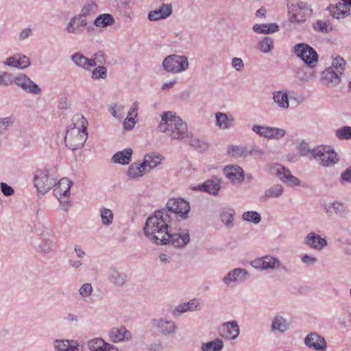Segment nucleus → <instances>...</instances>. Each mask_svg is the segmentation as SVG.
Here are the masks:
<instances>
[{"mask_svg":"<svg viewBox=\"0 0 351 351\" xmlns=\"http://www.w3.org/2000/svg\"><path fill=\"white\" fill-rule=\"evenodd\" d=\"M170 222V215L165 209L156 210L147 218L143 228L144 233L155 244L171 243L175 247H184L190 241L189 232L171 233L168 230Z\"/></svg>","mask_w":351,"mask_h":351,"instance_id":"1","label":"nucleus"},{"mask_svg":"<svg viewBox=\"0 0 351 351\" xmlns=\"http://www.w3.org/2000/svg\"><path fill=\"white\" fill-rule=\"evenodd\" d=\"M158 128L160 132L166 133L172 139H182L188 136L186 123L171 111L162 114Z\"/></svg>","mask_w":351,"mask_h":351,"instance_id":"2","label":"nucleus"},{"mask_svg":"<svg viewBox=\"0 0 351 351\" xmlns=\"http://www.w3.org/2000/svg\"><path fill=\"white\" fill-rule=\"evenodd\" d=\"M73 121H81L82 130L79 128L75 127V124L73 123L67 130L64 136V141L67 147L72 150L81 149L88 138V132L86 130L87 121L81 114H75Z\"/></svg>","mask_w":351,"mask_h":351,"instance_id":"3","label":"nucleus"},{"mask_svg":"<svg viewBox=\"0 0 351 351\" xmlns=\"http://www.w3.org/2000/svg\"><path fill=\"white\" fill-rule=\"evenodd\" d=\"M345 60L337 56L333 59L332 65L322 73V80L328 86L334 87L341 82V75L345 70Z\"/></svg>","mask_w":351,"mask_h":351,"instance_id":"4","label":"nucleus"},{"mask_svg":"<svg viewBox=\"0 0 351 351\" xmlns=\"http://www.w3.org/2000/svg\"><path fill=\"white\" fill-rule=\"evenodd\" d=\"M292 53L302 60L310 68H314L318 61V54L316 51L306 43H298Z\"/></svg>","mask_w":351,"mask_h":351,"instance_id":"5","label":"nucleus"},{"mask_svg":"<svg viewBox=\"0 0 351 351\" xmlns=\"http://www.w3.org/2000/svg\"><path fill=\"white\" fill-rule=\"evenodd\" d=\"M34 185L38 193L45 194L56 184V178L46 169H37L34 173Z\"/></svg>","mask_w":351,"mask_h":351,"instance_id":"6","label":"nucleus"},{"mask_svg":"<svg viewBox=\"0 0 351 351\" xmlns=\"http://www.w3.org/2000/svg\"><path fill=\"white\" fill-rule=\"evenodd\" d=\"M189 67L188 59L185 56L172 54L162 61L163 69L171 73H178L186 71Z\"/></svg>","mask_w":351,"mask_h":351,"instance_id":"7","label":"nucleus"},{"mask_svg":"<svg viewBox=\"0 0 351 351\" xmlns=\"http://www.w3.org/2000/svg\"><path fill=\"white\" fill-rule=\"evenodd\" d=\"M169 215H175L179 216L182 219L188 218V214L190 212L191 207L189 203L182 198L169 199L166 204L165 208ZM171 216H170V220Z\"/></svg>","mask_w":351,"mask_h":351,"instance_id":"8","label":"nucleus"},{"mask_svg":"<svg viewBox=\"0 0 351 351\" xmlns=\"http://www.w3.org/2000/svg\"><path fill=\"white\" fill-rule=\"evenodd\" d=\"M270 172L275 173L276 176L286 184L289 186H296L300 185V180L293 176L289 169L280 164H273L270 166Z\"/></svg>","mask_w":351,"mask_h":351,"instance_id":"9","label":"nucleus"},{"mask_svg":"<svg viewBox=\"0 0 351 351\" xmlns=\"http://www.w3.org/2000/svg\"><path fill=\"white\" fill-rule=\"evenodd\" d=\"M151 326L163 336L174 335L178 330L176 322L166 318H154L151 322Z\"/></svg>","mask_w":351,"mask_h":351,"instance_id":"10","label":"nucleus"},{"mask_svg":"<svg viewBox=\"0 0 351 351\" xmlns=\"http://www.w3.org/2000/svg\"><path fill=\"white\" fill-rule=\"evenodd\" d=\"M253 267L260 270L277 269L281 266V262L278 258L267 255L254 259L251 262Z\"/></svg>","mask_w":351,"mask_h":351,"instance_id":"11","label":"nucleus"},{"mask_svg":"<svg viewBox=\"0 0 351 351\" xmlns=\"http://www.w3.org/2000/svg\"><path fill=\"white\" fill-rule=\"evenodd\" d=\"M220 336L227 340H233L239 335L240 330L237 321L224 323L219 328Z\"/></svg>","mask_w":351,"mask_h":351,"instance_id":"12","label":"nucleus"},{"mask_svg":"<svg viewBox=\"0 0 351 351\" xmlns=\"http://www.w3.org/2000/svg\"><path fill=\"white\" fill-rule=\"evenodd\" d=\"M304 243L310 248L322 251L328 245V242L325 238L321 237L314 232H309L304 239Z\"/></svg>","mask_w":351,"mask_h":351,"instance_id":"13","label":"nucleus"},{"mask_svg":"<svg viewBox=\"0 0 351 351\" xmlns=\"http://www.w3.org/2000/svg\"><path fill=\"white\" fill-rule=\"evenodd\" d=\"M304 344L315 350L324 351L327 345L324 337L316 332H311L304 338Z\"/></svg>","mask_w":351,"mask_h":351,"instance_id":"14","label":"nucleus"},{"mask_svg":"<svg viewBox=\"0 0 351 351\" xmlns=\"http://www.w3.org/2000/svg\"><path fill=\"white\" fill-rule=\"evenodd\" d=\"M202 302L197 298L190 300L187 302L178 304L173 311V315L179 316L188 311H196L202 308Z\"/></svg>","mask_w":351,"mask_h":351,"instance_id":"15","label":"nucleus"},{"mask_svg":"<svg viewBox=\"0 0 351 351\" xmlns=\"http://www.w3.org/2000/svg\"><path fill=\"white\" fill-rule=\"evenodd\" d=\"M86 25V18L79 14L71 18L66 25L65 29L68 33L80 34L82 32L81 27Z\"/></svg>","mask_w":351,"mask_h":351,"instance_id":"16","label":"nucleus"},{"mask_svg":"<svg viewBox=\"0 0 351 351\" xmlns=\"http://www.w3.org/2000/svg\"><path fill=\"white\" fill-rule=\"evenodd\" d=\"M223 172L226 178L233 184H239L244 179V171L238 165H229L224 168Z\"/></svg>","mask_w":351,"mask_h":351,"instance_id":"17","label":"nucleus"},{"mask_svg":"<svg viewBox=\"0 0 351 351\" xmlns=\"http://www.w3.org/2000/svg\"><path fill=\"white\" fill-rule=\"evenodd\" d=\"M108 280L117 287H123L127 281V275L120 271L114 267L109 268L108 271Z\"/></svg>","mask_w":351,"mask_h":351,"instance_id":"18","label":"nucleus"},{"mask_svg":"<svg viewBox=\"0 0 351 351\" xmlns=\"http://www.w3.org/2000/svg\"><path fill=\"white\" fill-rule=\"evenodd\" d=\"M109 337L111 341L119 343L128 341L132 339V333L125 327L113 328L109 332Z\"/></svg>","mask_w":351,"mask_h":351,"instance_id":"19","label":"nucleus"},{"mask_svg":"<svg viewBox=\"0 0 351 351\" xmlns=\"http://www.w3.org/2000/svg\"><path fill=\"white\" fill-rule=\"evenodd\" d=\"M4 64L10 67L24 69L29 66L30 60L27 56L18 53L8 58L4 62Z\"/></svg>","mask_w":351,"mask_h":351,"instance_id":"20","label":"nucleus"},{"mask_svg":"<svg viewBox=\"0 0 351 351\" xmlns=\"http://www.w3.org/2000/svg\"><path fill=\"white\" fill-rule=\"evenodd\" d=\"M172 14V5L171 3H163L160 8L152 10L148 14L149 21H158L167 19Z\"/></svg>","mask_w":351,"mask_h":351,"instance_id":"21","label":"nucleus"},{"mask_svg":"<svg viewBox=\"0 0 351 351\" xmlns=\"http://www.w3.org/2000/svg\"><path fill=\"white\" fill-rule=\"evenodd\" d=\"M221 181L217 178H213L210 180L206 181L202 184H199L194 190L206 192L209 194L215 195L218 193L221 188Z\"/></svg>","mask_w":351,"mask_h":351,"instance_id":"22","label":"nucleus"},{"mask_svg":"<svg viewBox=\"0 0 351 351\" xmlns=\"http://www.w3.org/2000/svg\"><path fill=\"white\" fill-rule=\"evenodd\" d=\"M248 276L247 271L244 269L237 268L228 273L223 278V282L228 285L231 282L245 279Z\"/></svg>","mask_w":351,"mask_h":351,"instance_id":"23","label":"nucleus"},{"mask_svg":"<svg viewBox=\"0 0 351 351\" xmlns=\"http://www.w3.org/2000/svg\"><path fill=\"white\" fill-rule=\"evenodd\" d=\"M132 153L133 151L131 148H126L114 154L111 158V161L113 163L121 164L122 165H128L132 160Z\"/></svg>","mask_w":351,"mask_h":351,"instance_id":"24","label":"nucleus"},{"mask_svg":"<svg viewBox=\"0 0 351 351\" xmlns=\"http://www.w3.org/2000/svg\"><path fill=\"white\" fill-rule=\"evenodd\" d=\"M216 125L222 130H228L233 126L234 118L227 114L218 112L215 114Z\"/></svg>","mask_w":351,"mask_h":351,"instance_id":"25","label":"nucleus"},{"mask_svg":"<svg viewBox=\"0 0 351 351\" xmlns=\"http://www.w3.org/2000/svg\"><path fill=\"white\" fill-rule=\"evenodd\" d=\"M73 182L67 178H63L60 179L58 183L56 182L55 189L53 190V193L55 195H58L59 194L63 195H69L70 194V189Z\"/></svg>","mask_w":351,"mask_h":351,"instance_id":"26","label":"nucleus"},{"mask_svg":"<svg viewBox=\"0 0 351 351\" xmlns=\"http://www.w3.org/2000/svg\"><path fill=\"white\" fill-rule=\"evenodd\" d=\"M283 191L284 188L281 184H274L265 191L260 199L265 202L270 198H278L282 195Z\"/></svg>","mask_w":351,"mask_h":351,"instance_id":"27","label":"nucleus"},{"mask_svg":"<svg viewBox=\"0 0 351 351\" xmlns=\"http://www.w3.org/2000/svg\"><path fill=\"white\" fill-rule=\"evenodd\" d=\"M163 159L164 158L162 155L151 153L145 156L144 160L142 163L145 169L147 167L149 169H152L158 167Z\"/></svg>","mask_w":351,"mask_h":351,"instance_id":"28","label":"nucleus"},{"mask_svg":"<svg viewBox=\"0 0 351 351\" xmlns=\"http://www.w3.org/2000/svg\"><path fill=\"white\" fill-rule=\"evenodd\" d=\"M252 29L257 34H272L279 30V26L276 23H263L256 24L253 26Z\"/></svg>","mask_w":351,"mask_h":351,"instance_id":"29","label":"nucleus"},{"mask_svg":"<svg viewBox=\"0 0 351 351\" xmlns=\"http://www.w3.org/2000/svg\"><path fill=\"white\" fill-rule=\"evenodd\" d=\"M339 160L337 154L330 147L328 152H324V156L322 157L319 165L323 167H330L337 163Z\"/></svg>","mask_w":351,"mask_h":351,"instance_id":"30","label":"nucleus"},{"mask_svg":"<svg viewBox=\"0 0 351 351\" xmlns=\"http://www.w3.org/2000/svg\"><path fill=\"white\" fill-rule=\"evenodd\" d=\"M286 134V131L281 128L274 127H265V130L263 134V137L267 138L279 139L284 137Z\"/></svg>","mask_w":351,"mask_h":351,"instance_id":"31","label":"nucleus"},{"mask_svg":"<svg viewBox=\"0 0 351 351\" xmlns=\"http://www.w3.org/2000/svg\"><path fill=\"white\" fill-rule=\"evenodd\" d=\"M145 169L142 162L131 164L128 170V176L131 178H138L143 176Z\"/></svg>","mask_w":351,"mask_h":351,"instance_id":"32","label":"nucleus"},{"mask_svg":"<svg viewBox=\"0 0 351 351\" xmlns=\"http://www.w3.org/2000/svg\"><path fill=\"white\" fill-rule=\"evenodd\" d=\"M344 8H346L345 4L339 3L336 5H330L328 10L334 18L342 19L348 14V11L345 10Z\"/></svg>","mask_w":351,"mask_h":351,"instance_id":"33","label":"nucleus"},{"mask_svg":"<svg viewBox=\"0 0 351 351\" xmlns=\"http://www.w3.org/2000/svg\"><path fill=\"white\" fill-rule=\"evenodd\" d=\"M271 327L272 330H278L282 333L288 330L289 324L283 317L277 315L274 318Z\"/></svg>","mask_w":351,"mask_h":351,"instance_id":"34","label":"nucleus"},{"mask_svg":"<svg viewBox=\"0 0 351 351\" xmlns=\"http://www.w3.org/2000/svg\"><path fill=\"white\" fill-rule=\"evenodd\" d=\"M114 23L113 16L110 14L99 15L94 21V25L98 27H106Z\"/></svg>","mask_w":351,"mask_h":351,"instance_id":"35","label":"nucleus"},{"mask_svg":"<svg viewBox=\"0 0 351 351\" xmlns=\"http://www.w3.org/2000/svg\"><path fill=\"white\" fill-rule=\"evenodd\" d=\"M234 210L232 208H225L221 211V220L228 228L234 226Z\"/></svg>","mask_w":351,"mask_h":351,"instance_id":"36","label":"nucleus"},{"mask_svg":"<svg viewBox=\"0 0 351 351\" xmlns=\"http://www.w3.org/2000/svg\"><path fill=\"white\" fill-rule=\"evenodd\" d=\"M273 99L275 103L280 108L287 109L289 106L287 93L282 91H276L273 94Z\"/></svg>","mask_w":351,"mask_h":351,"instance_id":"37","label":"nucleus"},{"mask_svg":"<svg viewBox=\"0 0 351 351\" xmlns=\"http://www.w3.org/2000/svg\"><path fill=\"white\" fill-rule=\"evenodd\" d=\"M315 31L327 34L332 30V26L329 21L317 20L313 24Z\"/></svg>","mask_w":351,"mask_h":351,"instance_id":"38","label":"nucleus"},{"mask_svg":"<svg viewBox=\"0 0 351 351\" xmlns=\"http://www.w3.org/2000/svg\"><path fill=\"white\" fill-rule=\"evenodd\" d=\"M223 348V343L220 339H215L213 341L203 343L202 351H221Z\"/></svg>","mask_w":351,"mask_h":351,"instance_id":"39","label":"nucleus"},{"mask_svg":"<svg viewBox=\"0 0 351 351\" xmlns=\"http://www.w3.org/2000/svg\"><path fill=\"white\" fill-rule=\"evenodd\" d=\"M106 343L102 338H94L88 341L87 346L91 351H106Z\"/></svg>","mask_w":351,"mask_h":351,"instance_id":"40","label":"nucleus"},{"mask_svg":"<svg viewBox=\"0 0 351 351\" xmlns=\"http://www.w3.org/2000/svg\"><path fill=\"white\" fill-rule=\"evenodd\" d=\"M100 217L104 226H109L113 222L114 215L112 211L107 208L103 207L100 209Z\"/></svg>","mask_w":351,"mask_h":351,"instance_id":"41","label":"nucleus"},{"mask_svg":"<svg viewBox=\"0 0 351 351\" xmlns=\"http://www.w3.org/2000/svg\"><path fill=\"white\" fill-rule=\"evenodd\" d=\"M329 208H332L335 213L340 217H346L348 214L346 206L340 202H334L329 205Z\"/></svg>","mask_w":351,"mask_h":351,"instance_id":"42","label":"nucleus"},{"mask_svg":"<svg viewBox=\"0 0 351 351\" xmlns=\"http://www.w3.org/2000/svg\"><path fill=\"white\" fill-rule=\"evenodd\" d=\"M104 56L102 52L95 53L91 58H88L85 70H88L90 67H97V64H102L104 62Z\"/></svg>","mask_w":351,"mask_h":351,"instance_id":"43","label":"nucleus"},{"mask_svg":"<svg viewBox=\"0 0 351 351\" xmlns=\"http://www.w3.org/2000/svg\"><path fill=\"white\" fill-rule=\"evenodd\" d=\"M110 114L117 119H121L124 116V107L117 103H112L108 107Z\"/></svg>","mask_w":351,"mask_h":351,"instance_id":"44","label":"nucleus"},{"mask_svg":"<svg viewBox=\"0 0 351 351\" xmlns=\"http://www.w3.org/2000/svg\"><path fill=\"white\" fill-rule=\"evenodd\" d=\"M71 59L72 62L78 67L85 69L86 66V62L88 61V58L84 56L82 53L80 52L74 53L71 56Z\"/></svg>","mask_w":351,"mask_h":351,"instance_id":"45","label":"nucleus"},{"mask_svg":"<svg viewBox=\"0 0 351 351\" xmlns=\"http://www.w3.org/2000/svg\"><path fill=\"white\" fill-rule=\"evenodd\" d=\"M97 4L92 0H89L87 1L83 8H82L80 15L85 16L86 18L87 16L90 15L95 12L97 10Z\"/></svg>","mask_w":351,"mask_h":351,"instance_id":"46","label":"nucleus"},{"mask_svg":"<svg viewBox=\"0 0 351 351\" xmlns=\"http://www.w3.org/2000/svg\"><path fill=\"white\" fill-rule=\"evenodd\" d=\"M330 150V146H318L311 149V155L319 163L322 156H324V152H328Z\"/></svg>","mask_w":351,"mask_h":351,"instance_id":"47","label":"nucleus"},{"mask_svg":"<svg viewBox=\"0 0 351 351\" xmlns=\"http://www.w3.org/2000/svg\"><path fill=\"white\" fill-rule=\"evenodd\" d=\"M242 218L244 221L257 224L261 222V215L256 211H247L243 213Z\"/></svg>","mask_w":351,"mask_h":351,"instance_id":"48","label":"nucleus"},{"mask_svg":"<svg viewBox=\"0 0 351 351\" xmlns=\"http://www.w3.org/2000/svg\"><path fill=\"white\" fill-rule=\"evenodd\" d=\"M335 136L339 140L351 139V127L343 126L335 131Z\"/></svg>","mask_w":351,"mask_h":351,"instance_id":"49","label":"nucleus"},{"mask_svg":"<svg viewBox=\"0 0 351 351\" xmlns=\"http://www.w3.org/2000/svg\"><path fill=\"white\" fill-rule=\"evenodd\" d=\"M274 47V41L272 38L269 37H265L260 43H259V48L260 50L265 53H268L271 51V50Z\"/></svg>","mask_w":351,"mask_h":351,"instance_id":"50","label":"nucleus"},{"mask_svg":"<svg viewBox=\"0 0 351 351\" xmlns=\"http://www.w3.org/2000/svg\"><path fill=\"white\" fill-rule=\"evenodd\" d=\"M29 82H30L29 84H25L23 85V87H22L21 88L27 93H30L32 95L40 94L41 93V89L38 86V85L34 82L31 79L29 80Z\"/></svg>","mask_w":351,"mask_h":351,"instance_id":"51","label":"nucleus"},{"mask_svg":"<svg viewBox=\"0 0 351 351\" xmlns=\"http://www.w3.org/2000/svg\"><path fill=\"white\" fill-rule=\"evenodd\" d=\"M107 77V69L104 66H98L92 71V78L93 80L106 79Z\"/></svg>","mask_w":351,"mask_h":351,"instance_id":"52","label":"nucleus"},{"mask_svg":"<svg viewBox=\"0 0 351 351\" xmlns=\"http://www.w3.org/2000/svg\"><path fill=\"white\" fill-rule=\"evenodd\" d=\"M189 143L190 145L199 152L205 151L208 149V144L199 140V138L191 137L189 140Z\"/></svg>","mask_w":351,"mask_h":351,"instance_id":"53","label":"nucleus"},{"mask_svg":"<svg viewBox=\"0 0 351 351\" xmlns=\"http://www.w3.org/2000/svg\"><path fill=\"white\" fill-rule=\"evenodd\" d=\"M288 10L289 12H293L295 11H300L301 12H306L307 11H309L310 12H312V10L308 8L307 4L302 1L298 3L297 4H291L288 5Z\"/></svg>","mask_w":351,"mask_h":351,"instance_id":"54","label":"nucleus"},{"mask_svg":"<svg viewBox=\"0 0 351 351\" xmlns=\"http://www.w3.org/2000/svg\"><path fill=\"white\" fill-rule=\"evenodd\" d=\"M290 21L292 23H303L306 21V12L295 11L289 12Z\"/></svg>","mask_w":351,"mask_h":351,"instance_id":"55","label":"nucleus"},{"mask_svg":"<svg viewBox=\"0 0 351 351\" xmlns=\"http://www.w3.org/2000/svg\"><path fill=\"white\" fill-rule=\"evenodd\" d=\"M93 291V286L90 283H84L79 289V294L83 299H86L92 295Z\"/></svg>","mask_w":351,"mask_h":351,"instance_id":"56","label":"nucleus"},{"mask_svg":"<svg viewBox=\"0 0 351 351\" xmlns=\"http://www.w3.org/2000/svg\"><path fill=\"white\" fill-rule=\"evenodd\" d=\"M71 340L56 339L54 341V348L56 351H68Z\"/></svg>","mask_w":351,"mask_h":351,"instance_id":"57","label":"nucleus"},{"mask_svg":"<svg viewBox=\"0 0 351 351\" xmlns=\"http://www.w3.org/2000/svg\"><path fill=\"white\" fill-rule=\"evenodd\" d=\"M228 152L233 157L245 156V151L243 147L239 146H230L228 148Z\"/></svg>","mask_w":351,"mask_h":351,"instance_id":"58","label":"nucleus"},{"mask_svg":"<svg viewBox=\"0 0 351 351\" xmlns=\"http://www.w3.org/2000/svg\"><path fill=\"white\" fill-rule=\"evenodd\" d=\"M30 78L27 77L26 75L21 74L16 76L14 80L12 81L17 86L22 88L23 85L26 83H30L29 80Z\"/></svg>","mask_w":351,"mask_h":351,"instance_id":"59","label":"nucleus"},{"mask_svg":"<svg viewBox=\"0 0 351 351\" xmlns=\"http://www.w3.org/2000/svg\"><path fill=\"white\" fill-rule=\"evenodd\" d=\"M30 78L27 77L26 75L21 74L16 76L14 80L12 81L17 86L22 88L23 85L26 83H30L29 80Z\"/></svg>","mask_w":351,"mask_h":351,"instance_id":"60","label":"nucleus"},{"mask_svg":"<svg viewBox=\"0 0 351 351\" xmlns=\"http://www.w3.org/2000/svg\"><path fill=\"white\" fill-rule=\"evenodd\" d=\"M54 244L50 239L44 240L39 245L40 250L45 253H49L53 248Z\"/></svg>","mask_w":351,"mask_h":351,"instance_id":"61","label":"nucleus"},{"mask_svg":"<svg viewBox=\"0 0 351 351\" xmlns=\"http://www.w3.org/2000/svg\"><path fill=\"white\" fill-rule=\"evenodd\" d=\"M340 182L351 184V166L347 168L341 175Z\"/></svg>","mask_w":351,"mask_h":351,"instance_id":"62","label":"nucleus"},{"mask_svg":"<svg viewBox=\"0 0 351 351\" xmlns=\"http://www.w3.org/2000/svg\"><path fill=\"white\" fill-rule=\"evenodd\" d=\"M301 261L308 266H313L317 263V259L311 255L304 254L302 256Z\"/></svg>","mask_w":351,"mask_h":351,"instance_id":"63","label":"nucleus"},{"mask_svg":"<svg viewBox=\"0 0 351 351\" xmlns=\"http://www.w3.org/2000/svg\"><path fill=\"white\" fill-rule=\"evenodd\" d=\"M1 190L3 194L8 197L12 195L14 193V189L5 182L1 183Z\"/></svg>","mask_w":351,"mask_h":351,"instance_id":"64","label":"nucleus"}]
</instances>
